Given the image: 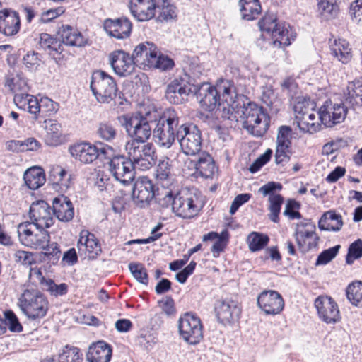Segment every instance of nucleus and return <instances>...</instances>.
I'll return each mask as SVG.
<instances>
[{
  "label": "nucleus",
  "mask_w": 362,
  "mask_h": 362,
  "mask_svg": "<svg viewBox=\"0 0 362 362\" xmlns=\"http://www.w3.org/2000/svg\"><path fill=\"white\" fill-rule=\"evenodd\" d=\"M215 310L218 321L223 324H230L238 320L241 310L236 302L231 300L217 301Z\"/></svg>",
  "instance_id": "5701e85b"
},
{
  "label": "nucleus",
  "mask_w": 362,
  "mask_h": 362,
  "mask_svg": "<svg viewBox=\"0 0 362 362\" xmlns=\"http://www.w3.org/2000/svg\"><path fill=\"white\" fill-rule=\"evenodd\" d=\"M296 235L298 248L303 252H305L317 245L315 226L310 223L298 225Z\"/></svg>",
  "instance_id": "b1692460"
},
{
  "label": "nucleus",
  "mask_w": 362,
  "mask_h": 362,
  "mask_svg": "<svg viewBox=\"0 0 362 362\" xmlns=\"http://www.w3.org/2000/svg\"><path fill=\"white\" fill-rule=\"evenodd\" d=\"M90 87L99 103H109L117 96V86L115 81L103 71L93 72Z\"/></svg>",
  "instance_id": "39448f33"
},
{
  "label": "nucleus",
  "mask_w": 362,
  "mask_h": 362,
  "mask_svg": "<svg viewBox=\"0 0 362 362\" xmlns=\"http://www.w3.org/2000/svg\"><path fill=\"white\" fill-rule=\"evenodd\" d=\"M188 76L173 80L165 90L166 99L173 104H182L188 100L189 95H194L196 85L188 81Z\"/></svg>",
  "instance_id": "f8f14e48"
},
{
  "label": "nucleus",
  "mask_w": 362,
  "mask_h": 362,
  "mask_svg": "<svg viewBox=\"0 0 362 362\" xmlns=\"http://www.w3.org/2000/svg\"><path fill=\"white\" fill-rule=\"evenodd\" d=\"M155 58L156 64L149 65V68H157L162 70H167L171 69L174 65L173 61L171 59L162 55H158V52L155 54Z\"/></svg>",
  "instance_id": "774afa93"
},
{
  "label": "nucleus",
  "mask_w": 362,
  "mask_h": 362,
  "mask_svg": "<svg viewBox=\"0 0 362 362\" xmlns=\"http://www.w3.org/2000/svg\"><path fill=\"white\" fill-rule=\"evenodd\" d=\"M178 329L182 339L189 344L195 345L203 338L201 320L191 313H186L180 317Z\"/></svg>",
  "instance_id": "9b49d317"
},
{
  "label": "nucleus",
  "mask_w": 362,
  "mask_h": 362,
  "mask_svg": "<svg viewBox=\"0 0 362 362\" xmlns=\"http://www.w3.org/2000/svg\"><path fill=\"white\" fill-rule=\"evenodd\" d=\"M343 224L341 216L333 210L324 213L318 221V228L322 230L339 231Z\"/></svg>",
  "instance_id": "72a5a7b5"
},
{
  "label": "nucleus",
  "mask_w": 362,
  "mask_h": 362,
  "mask_svg": "<svg viewBox=\"0 0 362 362\" xmlns=\"http://www.w3.org/2000/svg\"><path fill=\"white\" fill-rule=\"evenodd\" d=\"M315 105L310 103L309 99L304 97H297L294 101L293 110L296 116H303L305 114L314 112Z\"/></svg>",
  "instance_id": "5fc2aeb1"
},
{
  "label": "nucleus",
  "mask_w": 362,
  "mask_h": 362,
  "mask_svg": "<svg viewBox=\"0 0 362 362\" xmlns=\"http://www.w3.org/2000/svg\"><path fill=\"white\" fill-rule=\"evenodd\" d=\"M5 326L8 325L11 332H20L23 330V327L18 321V319L13 311L8 310L4 313Z\"/></svg>",
  "instance_id": "69168bd1"
},
{
  "label": "nucleus",
  "mask_w": 362,
  "mask_h": 362,
  "mask_svg": "<svg viewBox=\"0 0 362 362\" xmlns=\"http://www.w3.org/2000/svg\"><path fill=\"white\" fill-rule=\"evenodd\" d=\"M295 123L299 129L305 133L314 134L317 132L315 115L314 112L305 114L303 116H296Z\"/></svg>",
  "instance_id": "49530a36"
},
{
  "label": "nucleus",
  "mask_w": 362,
  "mask_h": 362,
  "mask_svg": "<svg viewBox=\"0 0 362 362\" xmlns=\"http://www.w3.org/2000/svg\"><path fill=\"white\" fill-rule=\"evenodd\" d=\"M156 47L153 43L146 42L139 45L134 49L132 57L136 64L149 66V65L156 64L155 54H156Z\"/></svg>",
  "instance_id": "bb28decb"
},
{
  "label": "nucleus",
  "mask_w": 362,
  "mask_h": 362,
  "mask_svg": "<svg viewBox=\"0 0 362 362\" xmlns=\"http://www.w3.org/2000/svg\"><path fill=\"white\" fill-rule=\"evenodd\" d=\"M258 25L262 32L272 36L274 45L288 46L294 40V37L289 36L286 24L278 23L276 16L273 13H267L259 21Z\"/></svg>",
  "instance_id": "6e6552de"
},
{
  "label": "nucleus",
  "mask_w": 362,
  "mask_h": 362,
  "mask_svg": "<svg viewBox=\"0 0 362 362\" xmlns=\"http://www.w3.org/2000/svg\"><path fill=\"white\" fill-rule=\"evenodd\" d=\"M239 5L242 18L246 21L256 18L262 10L259 0H240Z\"/></svg>",
  "instance_id": "37998d69"
},
{
  "label": "nucleus",
  "mask_w": 362,
  "mask_h": 362,
  "mask_svg": "<svg viewBox=\"0 0 362 362\" xmlns=\"http://www.w3.org/2000/svg\"><path fill=\"white\" fill-rule=\"evenodd\" d=\"M180 117L173 109H166L160 117L153 131V136L160 146L170 148L177 139L180 131Z\"/></svg>",
  "instance_id": "f03ea898"
},
{
  "label": "nucleus",
  "mask_w": 362,
  "mask_h": 362,
  "mask_svg": "<svg viewBox=\"0 0 362 362\" xmlns=\"http://www.w3.org/2000/svg\"><path fill=\"white\" fill-rule=\"evenodd\" d=\"M223 90V98L217 107V111L222 112L221 117L228 119L235 118L238 119V111L243 107L244 97L235 93V88L230 81L225 82L220 86Z\"/></svg>",
  "instance_id": "0eeeda50"
},
{
  "label": "nucleus",
  "mask_w": 362,
  "mask_h": 362,
  "mask_svg": "<svg viewBox=\"0 0 362 362\" xmlns=\"http://www.w3.org/2000/svg\"><path fill=\"white\" fill-rule=\"evenodd\" d=\"M362 257V240L357 239L353 242L348 248V252L346 256V263L352 264L356 259Z\"/></svg>",
  "instance_id": "13d9d810"
},
{
  "label": "nucleus",
  "mask_w": 362,
  "mask_h": 362,
  "mask_svg": "<svg viewBox=\"0 0 362 362\" xmlns=\"http://www.w3.org/2000/svg\"><path fill=\"white\" fill-rule=\"evenodd\" d=\"M58 35L62 42L66 45L81 47L86 42L79 32L69 25H62L58 31Z\"/></svg>",
  "instance_id": "e433bc0d"
},
{
  "label": "nucleus",
  "mask_w": 362,
  "mask_h": 362,
  "mask_svg": "<svg viewBox=\"0 0 362 362\" xmlns=\"http://www.w3.org/2000/svg\"><path fill=\"white\" fill-rule=\"evenodd\" d=\"M15 104L21 109L27 108L30 114L34 115V119H37V115L41 117V107L40 100L34 96L27 94L24 97L17 95L14 99Z\"/></svg>",
  "instance_id": "ea45409f"
},
{
  "label": "nucleus",
  "mask_w": 362,
  "mask_h": 362,
  "mask_svg": "<svg viewBox=\"0 0 362 362\" xmlns=\"http://www.w3.org/2000/svg\"><path fill=\"white\" fill-rule=\"evenodd\" d=\"M42 289L48 292L50 296L57 298L66 295L68 293L69 286L65 283L57 284L52 279H47Z\"/></svg>",
  "instance_id": "864d4df0"
},
{
  "label": "nucleus",
  "mask_w": 362,
  "mask_h": 362,
  "mask_svg": "<svg viewBox=\"0 0 362 362\" xmlns=\"http://www.w3.org/2000/svg\"><path fill=\"white\" fill-rule=\"evenodd\" d=\"M0 21L6 35H13L18 32L21 21L18 13L15 11L11 13L0 11Z\"/></svg>",
  "instance_id": "4c0bfd02"
},
{
  "label": "nucleus",
  "mask_w": 362,
  "mask_h": 362,
  "mask_svg": "<svg viewBox=\"0 0 362 362\" xmlns=\"http://www.w3.org/2000/svg\"><path fill=\"white\" fill-rule=\"evenodd\" d=\"M343 224L341 216L333 210L324 213L318 221V228L322 230L339 231Z\"/></svg>",
  "instance_id": "f704fd0d"
},
{
  "label": "nucleus",
  "mask_w": 362,
  "mask_h": 362,
  "mask_svg": "<svg viewBox=\"0 0 362 362\" xmlns=\"http://www.w3.org/2000/svg\"><path fill=\"white\" fill-rule=\"evenodd\" d=\"M132 23L127 18L116 20L107 19L104 22V29L109 35L117 39H124L129 36Z\"/></svg>",
  "instance_id": "a878e982"
},
{
  "label": "nucleus",
  "mask_w": 362,
  "mask_h": 362,
  "mask_svg": "<svg viewBox=\"0 0 362 362\" xmlns=\"http://www.w3.org/2000/svg\"><path fill=\"white\" fill-rule=\"evenodd\" d=\"M69 152L75 159L88 164L95 160L100 154H105L106 148L105 146L98 148L95 145L84 142L71 146Z\"/></svg>",
  "instance_id": "f3484780"
},
{
  "label": "nucleus",
  "mask_w": 362,
  "mask_h": 362,
  "mask_svg": "<svg viewBox=\"0 0 362 362\" xmlns=\"http://www.w3.org/2000/svg\"><path fill=\"white\" fill-rule=\"evenodd\" d=\"M343 224L341 216L333 210L324 213L318 221V228L322 230L339 231Z\"/></svg>",
  "instance_id": "c9c22d12"
},
{
  "label": "nucleus",
  "mask_w": 362,
  "mask_h": 362,
  "mask_svg": "<svg viewBox=\"0 0 362 362\" xmlns=\"http://www.w3.org/2000/svg\"><path fill=\"white\" fill-rule=\"evenodd\" d=\"M150 143L142 144L137 143V141H128L125 146V150L129 157H132L134 153L138 152L142 158H146V155L148 154L150 157L154 158V149ZM139 156V155H137Z\"/></svg>",
  "instance_id": "a18cd8bd"
},
{
  "label": "nucleus",
  "mask_w": 362,
  "mask_h": 362,
  "mask_svg": "<svg viewBox=\"0 0 362 362\" xmlns=\"http://www.w3.org/2000/svg\"><path fill=\"white\" fill-rule=\"evenodd\" d=\"M157 112H153V116L150 112L144 115L136 114L131 117H125V129L128 134L132 137L129 141H137L140 144H146V141L153 134L152 124L153 119H156Z\"/></svg>",
  "instance_id": "20e7f679"
},
{
  "label": "nucleus",
  "mask_w": 362,
  "mask_h": 362,
  "mask_svg": "<svg viewBox=\"0 0 362 362\" xmlns=\"http://www.w3.org/2000/svg\"><path fill=\"white\" fill-rule=\"evenodd\" d=\"M338 13L339 6L334 0H318V18L321 21H331Z\"/></svg>",
  "instance_id": "79ce46f5"
},
{
  "label": "nucleus",
  "mask_w": 362,
  "mask_h": 362,
  "mask_svg": "<svg viewBox=\"0 0 362 362\" xmlns=\"http://www.w3.org/2000/svg\"><path fill=\"white\" fill-rule=\"evenodd\" d=\"M109 168L115 180L124 185L132 182L135 177L134 164L129 157L112 158L109 162Z\"/></svg>",
  "instance_id": "4468645a"
},
{
  "label": "nucleus",
  "mask_w": 362,
  "mask_h": 362,
  "mask_svg": "<svg viewBox=\"0 0 362 362\" xmlns=\"http://www.w3.org/2000/svg\"><path fill=\"white\" fill-rule=\"evenodd\" d=\"M138 152L134 153L132 157H129L134 164V170L138 168L141 170H146L150 169L154 164V158L150 157L148 154L146 155V158H142Z\"/></svg>",
  "instance_id": "052dcab7"
},
{
  "label": "nucleus",
  "mask_w": 362,
  "mask_h": 362,
  "mask_svg": "<svg viewBox=\"0 0 362 362\" xmlns=\"http://www.w3.org/2000/svg\"><path fill=\"white\" fill-rule=\"evenodd\" d=\"M30 218L37 227L40 228H49L54 223L53 209L43 200L33 202L30 206Z\"/></svg>",
  "instance_id": "2eb2a0df"
},
{
  "label": "nucleus",
  "mask_w": 362,
  "mask_h": 362,
  "mask_svg": "<svg viewBox=\"0 0 362 362\" xmlns=\"http://www.w3.org/2000/svg\"><path fill=\"white\" fill-rule=\"evenodd\" d=\"M195 172L204 178L211 177L215 173L216 165L212 157L206 152H201L197 160H189Z\"/></svg>",
  "instance_id": "c756f323"
},
{
  "label": "nucleus",
  "mask_w": 362,
  "mask_h": 362,
  "mask_svg": "<svg viewBox=\"0 0 362 362\" xmlns=\"http://www.w3.org/2000/svg\"><path fill=\"white\" fill-rule=\"evenodd\" d=\"M318 115L325 127H332L345 119L346 111L341 105L332 106L330 101H326L325 104L318 110Z\"/></svg>",
  "instance_id": "6ab92c4d"
},
{
  "label": "nucleus",
  "mask_w": 362,
  "mask_h": 362,
  "mask_svg": "<svg viewBox=\"0 0 362 362\" xmlns=\"http://www.w3.org/2000/svg\"><path fill=\"white\" fill-rule=\"evenodd\" d=\"M50 176L54 177V185L59 186L61 191L65 192L68 189L71 183V177L64 169L57 167L53 169Z\"/></svg>",
  "instance_id": "3c124183"
},
{
  "label": "nucleus",
  "mask_w": 362,
  "mask_h": 362,
  "mask_svg": "<svg viewBox=\"0 0 362 362\" xmlns=\"http://www.w3.org/2000/svg\"><path fill=\"white\" fill-rule=\"evenodd\" d=\"M340 247L341 246L337 245L327 250H323L318 255V265L327 264L331 262L338 254Z\"/></svg>",
  "instance_id": "338daca9"
},
{
  "label": "nucleus",
  "mask_w": 362,
  "mask_h": 362,
  "mask_svg": "<svg viewBox=\"0 0 362 362\" xmlns=\"http://www.w3.org/2000/svg\"><path fill=\"white\" fill-rule=\"evenodd\" d=\"M60 362H81L82 354L76 347L65 346L59 355Z\"/></svg>",
  "instance_id": "4d7b16f0"
},
{
  "label": "nucleus",
  "mask_w": 362,
  "mask_h": 362,
  "mask_svg": "<svg viewBox=\"0 0 362 362\" xmlns=\"http://www.w3.org/2000/svg\"><path fill=\"white\" fill-rule=\"evenodd\" d=\"M330 49L332 54L343 64H346L351 59V52L349 43L343 39L330 40Z\"/></svg>",
  "instance_id": "58836bf2"
},
{
  "label": "nucleus",
  "mask_w": 362,
  "mask_h": 362,
  "mask_svg": "<svg viewBox=\"0 0 362 362\" xmlns=\"http://www.w3.org/2000/svg\"><path fill=\"white\" fill-rule=\"evenodd\" d=\"M129 268L134 277L140 283L147 285L148 274L146 269L141 264L130 263Z\"/></svg>",
  "instance_id": "e2e57ef3"
},
{
  "label": "nucleus",
  "mask_w": 362,
  "mask_h": 362,
  "mask_svg": "<svg viewBox=\"0 0 362 362\" xmlns=\"http://www.w3.org/2000/svg\"><path fill=\"white\" fill-rule=\"evenodd\" d=\"M23 63L28 70L35 71L41 65L42 59L40 54L34 51L28 52L23 57Z\"/></svg>",
  "instance_id": "bf43d9fd"
},
{
  "label": "nucleus",
  "mask_w": 362,
  "mask_h": 362,
  "mask_svg": "<svg viewBox=\"0 0 362 362\" xmlns=\"http://www.w3.org/2000/svg\"><path fill=\"white\" fill-rule=\"evenodd\" d=\"M41 117H45L54 114L57 110V104L51 99L45 97L40 100Z\"/></svg>",
  "instance_id": "0e129e2a"
},
{
  "label": "nucleus",
  "mask_w": 362,
  "mask_h": 362,
  "mask_svg": "<svg viewBox=\"0 0 362 362\" xmlns=\"http://www.w3.org/2000/svg\"><path fill=\"white\" fill-rule=\"evenodd\" d=\"M292 129L288 126H281L279 129L276 146L291 147V146Z\"/></svg>",
  "instance_id": "680f3d73"
},
{
  "label": "nucleus",
  "mask_w": 362,
  "mask_h": 362,
  "mask_svg": "<svg viewBox=\"0 0 362 362\" xmlns=\"http://www.w3.org/2000/svg\"><path fill=\"white\" fill-rule=\"evenodd\" d=\"M53 215L61 221L68 222L74 215L71 202L67 197L60 196L55 197L52 202Z\"/></svg>",
  "instance_id": "c85d7f7f"
},
{
  "label": "nucleus",
  "mask_w": 362,
  "mask_h": 362,
  "mask_svg": "<svg viewBox=\"0 0 362 362\" xmlns=\"http://www.w3.org/2000/svg\"><path fill=\"white\" fill-rule=\"evenodd\" d=\"M5 86L13 93V100L17 95L24 97L28 94L29 86L26 78L22 74L11 73L6 78Z\"/></svg>",
  "instance_id": "473e14b6"
},
{
  "label": "nucleus",
  "mask_w": 362,
  "mask_h": 362,
  "mask_svg": "<svg viewBox=\"0 0 362 362\" xmlns=\"http://www.w3.org/2000/svg\"><path fill=\"white\" fill-rule=\"evenodd\" d=\"M111 346L103 341L90 346L86 357L88 362H109L112 357Z\"/></svg>",
  "instance_id": "2f4dec72"
},
{
  "label": "nucleus",
  "mask_w": 362,
  "mask_h": 362,
  "mask_svg": "<svg viewBox=\"0 0 362 362\" xmlns=\"http://www.w3.org/2000/svg\"><path fill=\"white\" fill-rule=\"evenodd\" d=\"M281 189L282 185L274 182H269L259 189V192L262 194L263 196H269V210L270 211L269 216L270 220L274 223H278L279 221V214L284 202L281 195L275 194L274 192Z\"/></svg>",
  "instance_id": "dca6fc26"
},
{
  "label": "nucleus",
  "mask_w": 362,
  "mask_h": 362,
  "mask_svg": "<svg viewBox=\"0 0 362 362\" xmlns=\"http://www.w3.org/2000/svg\"><path fill=\"white\" fill-rule=\"evenodd\" d=\"M238 115L243 122V128L254 136H262L269 127L270 117L262 107L254 103L248 102L245 105L243 102V107L238 111Z\"/></svg>",
  "instance_id": "f257e3e1"
},
{
  "label": "nucleus",
  "mask_w": 362,
  "mask_h": 362,
  "mask_svg": "<svg viewBox=\"0 0 362 362\" xmlns=\"http://www.w3.org/2000/svg\"><path fill=\"white\" fill-rule=\"evenodd\" d=\"M79 251L88 253L89 258H95L101 252L100 245L95 235L83 230L80 233V237L77 243Z\"/></svg>",
  "instance_id": "cd10ccee"
},
{
  "label": "nucleus",
  "mask_w": 362,
  "mask_h": 362,
  "mask_svg": "<svg viewBox=\"0 0 362 362\" xmlns=\"http://www.w3.org/2000/svg\"><path fill=\"white\" fill-rule=\"evenodd\" d=\"M132 197L140 207L148 204L154 197V186L152 182L146 177L139 178L134 183Z\"/></svg>",
  "instance_id": "4be33fe9"
},
{
  "label": "nucleus",
  "mask_w": 362,
  "mask_h": 362,
  "mask_svg": "<svg viewBox=\"0 0 362 362\" xmlns=\"http://www.w3.org/2000/svg\"><path fill=\"white\" fill-rule=\"evenodd\" d=\"M193 192L195 189H183L174 197L173 211L183 218H191L196 216L202 208V203Z\"/></svg>",
  "instance_id": "423d86ee"
},
{
  "label": "nucleus",
  "mask_w": 362,
  "mask_h": 362,
  "mask_svg": "<svg viewBox=\"0 0 362 362\" xmlns=\"http://www.w3.org/2000/svg\"><path fill=\"white\" fill-rule=\"evenodd\" d=\"M46 141L49 145L56 146L62 135L61 125L54 120L45 121Z\"/></svg>",
  "instance_id": "09e8293b"
},
{
  "label": "nucleus",
  "mask_w": 362,
  "mask_h": 362,
  "mask_svg": "<svg viewBox=\"0 0 362 362\" xmlns=\"http://www.w3.org/2000/svg\"><path fill=\"white\" fill-rule=\"evenodd\" d=\"M97 136L107 142L112 141L117 136V131L116 127L107 122L98 124L96 129Z\"/></svg>",
  "instance_id": "603ef678"
},
{
  "label": "nucleus",
  "mask_w": 362,
  "mask_h": 362,
  "mask_svg": "<svg viewBox=\"0 0 362 362\" xmlns=\"http://www.w3.org/2000/svg\"><path fill=\"white\" fill-rule=\"evenodd\" d=\"M156 0H130L132 14L139 21L151 19L155 16Z\"/></svg>",
  "instance_id": "393cba45"
},
{
  "label": "nucleus",
  "mask_w": 362,
  "mask_h": 362,
  "mask_svg": "<svg viewBox=\"0 0 362 362\" xmlns=\"http://www.w3.org/2000/svg\"><path fill=\"white\" fill-rule=\"evenodd\" d=\"M344 100L352 107L362 106V78L348 83L344 90Z\"/></svg>",
  "instance_id": "7c9ffc66"
},
{
  "label": "nucleus",
  "mask_w": 362,
  "mask_h": 362,
  "mask_svg": "<svg viewBox=\"0 0 362 362\" xmlns=\"http://www.w3.org/2000/svg\"><path fill=\"white\" fill-rule=\"evenodd\" d=\"M346 297L351 303L362 308V282H354L348 286L346 290Z\"/></svg>",
  "instance_id": "8fccbe9b"
},
{
  "label": "nucleus",
  "mask_w": 362,
  "mask_h": 362,
  "mask_svg": "<svg viewBox=\"0 0 362 362\" xmlns=\"http://www.w3.org/2000/svg\"><path fill=\"white\" fill-rule=\"evenodd\" d=\"M21 243L29 247L41 250L49 242L50 236L45 228H40L30 222H23L18 226Z\"/></svg>",
  "instance_id": "1a4fd4ad"
},
{
  "label": "nucleus",
  "mask_w": 362,
  "mask_h": 362,
  "mask_svg": "<svg viewBox=\"0 0 362 362\" xmlns=\"http://www.w3.org/2000/svg\"><path fill=\"white\" fill-rule=\"evenodd\" d=\"M224 82L222 81L216 87H213L209 83L196 85V91L194 93V95H196L204 110L213 111L218 107L219 103L221 102V98H223V90H221L220 86Z\"/></svg>",
  "instance_id": "ddd939ff"
},
{
  "label": "nucleus",
  "mask_w": 362,
  "mask_h": 362,
  "mask_svg": "<svg viewBox=\"0 0 362 362\" xmlns=\"http://www.w3.org/2000/svg\"><path fill=\"white\" fill-rule=\"evenodd\" d=\"M18 305L21 311L31 320L44 317L49 309L47 297L35 289H25L18 299Z\"/></svg>",
  "instance_id": "7ed1b4c3"
},
{
  "label": "nucleus",
  "mask_w": 362,
  "mask_h": 362,
  "mask_svg": "<svg viewBox=\"0 0 362 362\" xmlns=\"http://www.w3.org/2000/svg\"><path fill=\"white\" fill-rule=\"evenodd\" d=\"M156 179L165 188L171 185L173 175L171 174V165L168 158L160 160L156 170Z\"/></svg>",
  "instance_id": "c03bdc74"
},
{
  "label": "nucleus",
  "mask_w": 362,
  "mask_h": 362,
  "mask_svg": "<svg viewBox=\"0 0 362 362\" xmlns=\"http://www.w3.org/2000/svg\"><path fill=\"white\" fill-rule=\"evenodd\" d=\"M26 185L30 189H37L45 182V175L43 170L40 167H33L27 170L23 175Z\"/></svg>",
  "instance_id": "a19ab883"
},
{
  "label": "nucleus",
  "mask_w": 362,
  "mask_h": 362,
  "mask_svg": "<svg viewBox=\"0 0 362 362\" xmlns=\"http://www.w3.org/2000/svg\"><path fill=\"white\" fill-rule=\"evenodd\" d=\"M318 315L327 324H334L340 320L338 305L330 296H318Z\"/></svg>",
  "instance_id": "412c9836"
},
{
  "label": "nucleus",
  "mask_w": 362,
  "mask_h": 362,
  "mask_svg": "<svg viewBox=\"0 0 362 362\" xmlns=\"http://www.w3.org/2000/svg\"><path fill=\"white\" fill-rule=\"evenodd\" d=\"M110 62L116 74L126 77L135 70L136 62L132 56L122 50H117L110 54Z\"/></svg>",
  "instance_id": "a211bd4d"
},
{
  "label": "nucleus",
  "mask_w": 362,
  "mask_h": 362,
  "mask_svg": "<svg viewBox=\"0 0 362 362\" xmlns=\"http://www.w3.org/2000/svg\"><path fill=\"white\" fill-rule=\"evenodd\" d=\"M158 12L160 21H168L175 17V7L170 4V0H156L155 13Z\"/></svg>",
  "instance_id": "de8ad7c7"
},
{
  "label": "nucleus",
  "mask_w": 362,
  "mask_h": 362,
  "mask_svg": "<svg viewBox=\"0 0 362 362\" xmlns=\"http://www.w3.org/2000/svg\"><path fill=\"white\" fill-rule=\"evenodd\" d=\"M269 242V238L266 235L252 232L247 237V243L251 251H258L262 249Z\"/></svg>",
  "instance_id": "6e6d98bb"
},
{
  "label": "nucleus",
  "mask_w": 362,
  "mask_h": 362,
  "mask_svg": "<svg viewBox=\"0 0 362 362\" xmlns=\"http://www.w3.org/2000/svg\"><path fill=\"white\" fill-rule=\"evenodd\" d=\"M182 151L189 156L200 153L202 146V133L199 128L193 124H181L177 139Z\"/></svg>",
  "instance_id": "9d476101"
},
{
  "label": "nucleus",
  "mask_w": 362,
  "mask_h": 362,
  "mask_svg": "<svg viewBox=\"0 0 362 362\" xmlns=\"http://www.w3.org/2000/svg\"><path fill=\"white\" fill-rule=\"evenodd\" d=\"M259 307L267 314H279L284 308V302L281 296L275 291H265L257 298Z\"/></svg>",
  "instance_id": "aec40b11"
}]
</instances>
